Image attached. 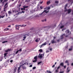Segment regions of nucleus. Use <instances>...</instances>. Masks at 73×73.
Instances as JSON below:
<instances>
[{
  "instance_id": "57",
  "label": "nucleus",
  "mask_w": 73,
  "mask_h": 73,
  "mask_svg": "<svg viewBox=\"0 0 73 73\" xmlns=\"http://www.w3.org/2000/svg\"><path fill=\"white\" fill-rule=\"evenodd\" d=\"M53 38H54V39L53 40H54V39H55V38H56V37L55 36H54L53 37Z\"/></svg>"
},
{
  "instance_id": "36",
  "label": "nucleus",
  "mask_w": 73,
  "mask_h": 73,
  "mask_svg": "<svg viewBox=\"0 0 73 73\" xmlns=\"http://www.w3.org/2000/svg\"><path fill=\"white\" fill-rule=\"evenodd\" d=\"M64 12H66V11H68V10L66 9H64Z\"/></svg>"
},
{
  "instance_id": "63",
  "label": "nucleus",
  "mask_w": 73,
  "mask_h": 73,
  "mask_svg": "<svg viewBox=\"0 0 73 73\" xmlns=\"http://www.w3.org/2000/svg\"><path fill=\"white\" fill-rule=\"evenodd\" d=\"M71 65H72V66H73V63H72V64H71Z\"/></svg>"
},
{
  "instance_id": "58",
  "label": "nucleus",
  "mask_w": 73,
  "mask_h": 73,
  "mask_svg": "<svg viewBox=\"0 0 73 73\" xmlns=\"http://www.w3.org/2000/svg\"><path fill=\"white\" fill-rule=\"evenodd\" d=\"M72 0H68V1H70V2H72Z\"/></svg>"
},
{
  "instance_id": "13",
  "label": "nucleus",
  "mask_w": 73,
  "mask_h": 73,
  "mask_svg": "<svg viewBox=\"0 0 73 73\" xmlns=\"http://www.w3.org/2000/svg\"><path fill=\"white\" fill-rule=\"evenodd\" d=\"M71 11L72 10L71 9H68L67 10V11H68V13H70V12H71Z\"/></svg>"
},
{
  "instance_id": "60",
  "label": "nucleus",
  "mask_w": 73,
  "mask_h": 73,
  "mask_svg": "<svg viewBox=\"0 0 73 73\" xmlns=\"http://www.w3.org/2000/svg\"><path fill=\"white\" fill-rule=\"evenodd\" d=\"M43 3V1H42V2H40V4H42V3Z\"/></svg>"
},
{
  "instance_id": "52",
  "label": "nucleus",
  "mask_w": 73,
  "mask_h": 73,
  "mask_svg": "<svg viewBox=\"0 0 73 73\" xmlns=\"http://www.w3.org/2000/svg\"><path fill=\"white\" fill-rule=\"evenodd\" d=\"M4 16H5V15H4L3 16H1V18H3V17H4Z\"/></svg>"
},
{
  "instance_id": "28",
  "label": "nucleus",
  "mask_w": 73,
  "mask_h": 73,
  "mask_svg": "<svg viewBox=\"0 0 73 73\" xmlns=\"http://www.w3.org/2000/svg\"><path fill=\"white\" fill-rule=\"evenodd\" d=\"M29 1H30V0H26L25 1L26 2H27L28 3H29Z\"/></svg>"
},
{
  "instance_id": "46",
  "label": "nucleus",
  "mask_w": 73,
  "mask_h": 73,
  "mask_svg": "<svg viewBox=\"0 0 73 73\" xmlns=\"http://www.w3.org/2000/svg\"><path fill=\"white\" fill-rule=\"evenodd\" d=\"M63 66L64 69H65V68H66V65L64 66Z\"/></svg>"
},
{
  "instance_id": "53",
  "label": "nucleus",
  "mask_w": 73,
  "mask_h": 73,
  "mask_svg": "<svg viewBox=\"0 0 73 73\" xmlns=\"http://www.w3.org/2000/svg\"><path fill=\"white\" fill-rule=\"evenodd\" d=\"M70 70H69L67 71V73H69V72H70Z\"/></svg>"
},
{
  "instance_id": "42",
  "label": "nucleus",
  "mask_w": 73,
  "mask_h": 73,
  "mask_svg": "<svg viewBox=\"0 0 73 73\" xmlns=\"http://www.w3.org/2000/svg\"><path fill=\"white\" fill-rule=\"evenodd\" d=\"M65 63H68V61L66 60L65 62Z\"/></svg>"
},
{
  "instance_id": "11",
  "label": "nucleus",
  "mask_w": 73,
  "mask_h": 73,
  "mask_svg": "<svg viewBox=\"0 0 73 73\" xmlns=\"http://www.w3.org/2000/svg\"><path fill=\"white\" fill-rule=\"evenodd\" d=\"M40 40V38H37L35 40V41L36 42H38Z\"/></svg>"
},
{
  "instance_id": "32",
  "label": "nucleus",
  "mask_w": 73,
  "mask_h": 73,
  "mask_svg": "<svg viewBox=\"0 0 73 73\" xmlns=\"http://www.w3.org/2000/svg\"><path fill=\"white\" fill-rule=\"evenodd\" d=\"M55 3H56V4H58V1H55Z\"/></svg>"
},
{
  "instance_id": "38",
  "label": "nucleus",
  "mask_w": 73,
  "mask_h": 73,
  "mask_svg": "<svg viewBox=\"0 0 73 73\" xmlns=\"http://www.w3.org/2000/svg\"><path fill=\"white\" fill-rule=\"evenodd\" d=\"M19 26H20L21 27H24V25H19Z\"/></svg>"
},
{
  "instance_id": "4",
  "label": "nucleus",
  "mask_w": 73,
  "mask_h": 73,
  "mask_svg": "<svg viewBox=\"0 0 73 73\" xmlns=\"http://www.w3.org/2000/svg\"><path fill=\"white\" fill-rule=\"evenodd\" d=\"M65 32L66 33V34H67V33H68V34H69V33L70 32V33H69V35H71V32H70V31H69V30H67Z\"/></svg>"
},
{
  "instance_id": "24",
  "label": "nucleus",
  "mask_w": 73,
  "mask_h": 73,
  "mask_svg": "<svg viewBox=\"0 0 73 73\" xmlns=\"http://www.w3.org/2000/svg\"><path fill=\"white\" fill-rule=\"evenodd\" d=\"M50 3V2L49 1L47 2V4H49Z\"/></svg>"
},
{
  "instance_id": "47",
  "label": "nucleus",
  "mask_w": 73,
  "mask_h": 73,
  "mask_svg": "<svg viewBox=\"0 0 73 73\" xmlns=\"http://www.w3.org/2000/svg\"><path fill=\"white\" fill-rule=\"evenodd\" d=\"M64 71L60 72L59 73H64Z\"/></svg>"
},
{
  "instance_id": "33",
  "label": "nucleus",
  "mask_w": 73,
  "mask_h": 73,
  "mask_svg": "<svg viewBox=\"0 0 73 73\" xmlns=\"http://www.w3.org/2000/svg\"><path fill=\"white\" fill-rule=\"evenodd\" d=\"M46 21V19H45V20H44L42 21L44 22V21Z\"/></svg>"
},
{
  "instance_id": "2",
  "label": "nucleus",
  "mask_w": 73,
  "mask_h": 73,
  "mask_svg": "<svg viewBox=\"0 0 73 73\" xmlns=\"http://www.w3.org/2000/svg\"><path fill=\"white\" fill-rule=\"evenodd\" d=\"M4 7L3 8V11L4 12H5L6 10H5V9H6V8H7V7H8V3H5V5L4 6Z\"/></svg>"
},
{
  "instance_id": "8",
  "label": "nucleus",
  "mask_w": 73,
  "mask_h": 73,
  "mask_svg": "<svg viewBox=\"0 0 73 73\" xmlns=\"http://www.w3.org/2000/svg\"><path fill=\"white\" fill-rule=\"evenodd\" d=\"M64 36H65V34H64L60 36L61 39H63L64 38Z\"/></svg>"
},
{
  "instance_id": "26",
  "label": "nucleus",
  "mask_w": 73,
  "mask_h": 73,
  "mask_svg": "<svg viewBox=\"0 0 73 73\" xmlns=\"http://www.w3.org/2000/svg\"><path fill=\"white\" fill-rule=\"evenodd\" d=\"M9 29L8 28H6L4 29V31H8V30H9Z\"/></svg>"
},
{
  "instance_id": "55",
  "label": "nucleus",
  "mask_w": 73,
  "mask_h": 73,
  "mask_svg": "<svg viewBox=\"0 0 73 73\" xmlns=\"http://www.w3.org/2000/svg\"><path fill=\"white\" fill-rule=\"evenodd\" d=\"M24 12H25V11H22L21 12V13H24Z\"/></svg>"
},
{
  "instance_id": "31",
  "label": "nucleus",
  "mask_w": 73,
  "mask_h": 73,
  "mask_svg": "<svg viewBox=\"0 0 73 73\" xmlns=\"http://www.w3.org/2000/svg\"><path fill=\"white\" fill-rule=\"evenodd\" d=\"M21 9L22 11H23V10H25V9L24 8H21Z\"/></svg>"
},
{
  "instance_id": "23",
  "label": "nucleus",
  "mask_w": 73,
  "mask_h": 73,
  "mask_svg": "<svg viewBox=\"0 0 73 73\" xmlns=\"http://www.w3.org/2000/svg\"><path fill=\"white\" fill-rule=\"evenodd\" d=\"M39 52H42V49L39 50Z\"/></svg>"
},
{
  "instance_id": "18",
  "label": "nucleus",
  "mask_w": 73,
  "mask_h": 73,
  "mask_svg": "<svg viewBox=\"0 0 73 73\" xmlns=\"http://www.w3.org/2000/svg\"><path fill=\"white\" fill-rule=\"evenodd\" d=\"M71 48H69V51H71V50H72V46H71Z\"/></svg>"
},
{
  "instance_id": "19",
  "label": "nucleus",
  "mask_w": 73,
  "mask_h": 73,
  "mask_svg": "<svg viewBox=\"0 0 73 73\" xmlns=\"http://www.w3.org/2000/svg\"><path fill=\"white\" fill-rule=\"evenodd\" d=\"M23 8H28V6H23Z\"/></svg>"
},
{
  "instance_id": "12",
  "label": "nucleus",
  "mask_w": 73,
  "mask_h": 73,
  "mask_svg": "<svg viewBox=\"0 0 73 73\" xmlns=\"http://www.w3.org/2000/svg\"><path fill=\"white\" fill-rule=\"evenodd\" d=\"M51 42L52 44H54V43H56V42H55V41L54 40H52L51 41Z\"/></svg>"
},
{
  "instance_id": "39",
  "label": "nucleus",
  "mask_w": 73,
  "mask_h": 73,
  "mask_svg": "<svg viewBox=\"0 0 73 73\" xmlns=\"http://www.w3.org/2000/svg\"><path fill=\"white\" fill-rule=\"evenodd\" d=\"M36 67H33V69H36Z\"/></svg>"
},
{
  "instance_id": "17",
  "label": "nucleus",
  "mask_w": 73,
  "mask_h": 73,
  "mask_svg": "<svg viewBox=\"0 0 73 73\" xmlns=\"http://www.w3.org/2000/svg\"><path fill=\"white\" fill-rule=\"evenodd\" d=\"M68 3H67L65 5V7H64V9H66V7H67V6H68Z\"/></svg>"
},
{
  "instance_id": "3",
  "label": "nucleus",
  "mask_w": 73,
  "mask_h": 73,
  "mask_svg": "<svg viewBox=\"0 0 73 73\" xmlns=\"http://www.w3.org/2000/svg\"><path fill=\"white\" fill-rule=\"evenodd\" d=\"M22 66H20L19 67H18V73H20L21 71V70H20V68Z\"/></svg>"
},
{
  "instance_id": "14",
  "label": "nucleus",
  "mask_w": 73,
  "mask_h": 73,
  "mask_svg": "<svg viewBox=\"0 0 73 73\" xmlns=\"http://www.w3.org/2000/svg\"><path fill=\"white\" fill-rule=\"evenodd\" d=\"M11 49H8L7 50H5V52H6V53H7V52H9V51L10 52V51H11Z\"/></svg>"
},
{
  "instance_id": "6",
  "label": "nucleus",
  "mask_w": 73,
  "mask_h": 73,
  "mask_svg": "<svg viewBox=\"0 0 73 73\" xmlns=\"http://www.w3.org/2000/svg\"><path fill=\"white\" fill-rule=\"evenodd\" d=\"M38 58H39L40 59H41L42 58V54H40L38 56Z\"/></svg>"
},
{
  "instance_id": "1",
  "label": "nucleus",
  "mask_w": 73,
  "mask_h": 73,
  "mask_svg": "<svg viewBox=\"0 0 73 73\" xmlns=\"http://www.w3.org/2000/svg\"><path fill=\"white\" fill-rule=\"evenodd\" d=\"M48 11H46V10H44L43 12L42 13H40V15H43V16H45V13H48Z\"/></svg>"
},
{
  "instance_id": "34",
  "label": "nucleus",
  "mask_w": 73,
  "mask_h": 73,
  "mask_svg": "<svg viewBox=\"0 0 73 73\" xmlns=\"http://www.w3.org/2000/svg\"><path fill=\"white\" fill-rule=\"evenodd\" d=\"M5 14L6 17H8V14H7V13H5Z\"/></svg>"
},
{
  "instance_id": "40",
  "label": "nucleus",
  "mask_w": 73,
  "mask_h": 73,
  "mask_svg": "<svg viewBox=\"0 0 73 73\" xmlns=\"http://www.w3.org/2000/svg\"><path fill=\"white\" fill-rule=\"evenodd\" d=\"M40 8L41 9H43V7L42 6H40Z\"/></svg>"
},
{
  "instance_id": "30",
  "label": "nucleus",
  "mask_w": 73,
  "mask_h": 73,
  "mask_svg": "<svg viewBox=\"0 0 73 73\" xmlns=\"http://www.w3.org/2000/svg\"><path fill=\"white\" fill-rule=\"evenodd\" d=\"M47 72H48V73H52V72H51L50 71H48V70H47L46 71Z\"/></svg>"
},
{
  "instance_id": "22",
  "label": "nucleus",
  "mask_w": 73,
  "mask_h": 73,
  "mask_svg": "<svg viewBox=\"0 0 73 73\" xmlns=\"http://www.w3.org/2000/svg\"><path fill=\"white\" fill-rule=\"evenodd\" d=\"M26 38V36H24L23 37V41H24L25 40V39Z\"/></svg>"
},
{
  "instance_id": "48",
  "label": "nucleus",
  "mask_w": 73,
  "mask_h": 73,
  "mask_svg": "<svg viewBox=\"0 0 73 73\" xmlns=\"http://www.w3.org/2000/svg\"><path fill=\"white\" fill-rule=\"evenodd\" d=\"M10 62L11 63H12L13 62V60H10Z\"/></svg>"
},
{
  "instance_id": "10",
  "label": "nucleus",
  "mask_w": 73,
  "mask_h": 73,
  "mask_svg": "<svg viewBox=\"0 0 73 73\" xmlns=\"http://www.w3.org/2000/svg\"><path fill=\"white\" fill-rule=\"evenodd\" d=\"M17 67H15V68L14 69V72H13V73H15V72H16V70H17Z\"/></svg>"
},
{
  "instance_id": "27",
  "label": "nucleus",
  "mask_w": 73,
  "mask_h": 73,
  "mask_svg": "<svg viewBox=\"0 0 73 73\" xmlns=\"http://www.w3.org/2000/svg\"><path fill=\"white\" fill-rule=\"evenodd\" d=\"M42 62V61H40V62H38L37 64L38 65H39V64H41V63Z\"/></svg>"
},
{
  "instance_id": "59",
  "label": "nucleus",
  "mask_w": 73,
  "mask_h": 73,
  "mask_svg": "<svg viewBox=\"0 0 73 73\" xmlns=\"http://www.w3.org/2000/svg\"><path fill=\"white\" fill-rule=\"evenodd\" d=\"M17 25H16V27H15L16 28V29H18V30H19V29H17V28H16V27H17V26H16Z\"/></svg>"
},
{
  "instance_id": "37",
  "label": "nucleus",
  "mask_w": 73,
  "mask_h": 73,
  "mask_svg": "<svg viewBox=\"0 0 73 73\" xmlns=\"http://www.w3.org/2000/svg\"><path fill=\"white\" fill-rule=\"evenodd\" d=\"M64 27V26H61L60 27V28L61 29L62 28H63Z\"/></svg>"
},
{
  "instance_id": "41",
  "label": "nucleus",
  "mask_w": 73,
  "mask_h": 73,
  "mask_svg": "<svg viewBox=\"0 0 73 73\" xmlns=\"http://www.w3.org/2000/svg\"><path fill=\"white\" fill-rule=\"evenodd\" d=\"M19 52V50H17V51H16V54H17V53Z\"/></svg>"
},
{
  "instance_id": "50",
  "label": "nucleus",
  "mask_w": 73,
  "mask_h": 73,
  "mask_svg": "<svg viewBox=\"0 0 73 73\" xmlns=\"http://www.w3.org/2000/svg\"><path fill=\"white\" fill-rule=\"evenodd\" d=\"M54 66H55V64L53 65L52 66V68H54Z\"/></svg>"
},
{
  "instance_id": "43",
  "label": "nucleus",
  "mask_w": 73,
  "mask_h": 73,
  "mask_svg": "<svg viewBox=\"0 0 73 73\" xmlns=\"http://www.w3.org/2000/svg\"><path fill=\"white\" fill-rule=\"evenodd\" d=\"M60 68V66H59L57 68V69L58 70V69H59V68Z\"/></svg>"
},
{
  "instance_id": "56",
  "label": "nucleus",
  "mask_w": 73,
  "mask_h": 73,
  "mask_svg": "<svg viewBox=\"0 0 73 73\" xmlns=\"http://www.w3.org/2000/svg\"><path fill=\"white\" fill-rule=\"evenodd\" d=\"M50 7H48V9H50Z\"/></svg>"
},
{
  "instance_id": "49",
  "label": "nucleus",
  "mask_w": 73,
  "mask_h": 73,
  "mask_svg": "<svg viewBox=\"0 0 73 73\" xmlns=\"http://www.w3.org/2000/svg\"><path fill=\"white\" fill-rule=\"evenodd\" d=\"M68 36H69V34L68 35H67L65 36V37H68Z\"/></svg>"
},
{
  "instance_id": "16",
  "label": "nucleus",
  "mask_w": 73,
  "mask_h": 73,
  "mask_svg": "<svg viewBox=\"0 0 73 73\" xmlns=\"http://www.w3.org/2000/svg\"><path fill=\"white\" fill-rule=\"evenodd\" d=\"M34 59L35 60H37V56H35L34 57Z\"/></svg>"
},
{
  "instance_id": "25",
  "label": "nucleus",
  "mask_w": 73,
  "mask_h": 73,
  "mask_svg": "<svg viewBox=\"0 0 73 73\" xmlns=\"http://www.w3.org/2000/svg\"><path fill=\"white\" fill-rule=\"evenodd\" d=\"M58 70H57H57L55 71V73H58Z\"/></svg>"
},
{
  "instance_id": "45",
  "label": "nucleus",
  "mask_w": 73,
  "mask_h": 73,
  "mask_svg": "<svg viewBox=\"0 0 73 73\" xmlns=\"http://www.w3.org/2000/svg\"><path fill=\"white\" fill-rule=\"evenodd\" d=\"M21 50H21V48L19 50H18V51L19 52H21Z\"/></svg>"
},
{
  "instance_id": "51",
  "label": "nucleus",
  "mask_w": 73,
  "mask_h": 73,
  "mask_svg": "<svg viewBox=\"0 0 73 73\" xmlns=\"http://www.w3.org/2000/svg\"><path fill=\"white\" fill-rule=\"evenodd\" d=\"M29 67H32V64H31L29 66Z\"/></svg>"
},
{
  "instance_id": "44",
  "label": "nucleus",
  "mask_w": 73,
  "mask_h": 73,
  "mask_svg": "<svg viewBox=\"0 0 73 73\" xmlns=\"http://www.w3.org/2000/svg\"><path fill=\"white\" fill-rule=\"evenodd\" d=\"M58 42H60V39H58V40H57Z\"/></svg>"
},
{
  "instance_id": "9",
  "label": "nucleus",
  "mask_w": 73,
  "mask_h": 73,
  "mask_svg": "<svg viewBox=\"0 0 73 73\" xmlns=\"http://www.w3.org/2000/svg\"><path fill=\"white\" fill-rule=\"evenodd\" d=\"M43 28H47V29H49L50 28H51V26H48L46 27H43Z\"/></svg>"
},
{
  "instance_id": "21",
  "label": "nucleus",
  "mask_w": 73,
  "mask_h": 73,
  "mask_svg": "<svg viewBox=\"0 0 73 73\" xmlns=\"http://www.w3.org/2000/svg\"><path fill=\"white\" fill-rule=\"evenodd\" d=\"M8 14H12V12H11V11H9L8 12Z\"/></svg>"
},
{
  "instance_id": "15",
  "label": "nucleus",
  "mask_w": 73,
  "mask_h": 73,
  "mask_svg": "<svg viewBox=\"0 0 73 73\" xmlns=\"http://www.w3.org/2000/svg\"><path fill=\"white\" fill-rule=\"evenodd\" d=\"M60 66H64V63L63 62L61 63L60 64Z\"/></svg>"
},
{
  "instance_id": "35",
  "label": "nucleus",
  "mask_w": 73,
  "mask_h": 73,
  "mask_svg": "<svg viewBox=\"0 0 73 73\" xmlns=\"http://www.w3.org/2000/svg\"><path fill=\"white\" fill-rule=\"evenodd\" d=\"M37 60H35L33 61V62H37Z\"/></svg>"
},
{
  "instance_id": "29",
  "label": "nucleus",
  "mask_w": 73,
  "mask_h": 73,
  "mask_svg": "<svg viewBox=\"0 0 73 73\" xmlns=\"http://www.w3.org/2000/svg\"><path fill=\"white\" fill-rule=\"evenodd\" d=\"M8 42L7 41H4L3 42H2V43H5V42Z\"/></svg>"
},
{
  "instance_id": "20",
  "label": "nucleus",
  "mask_w": 73,
  "mask_h": 73,
  "mask_svg": "<svg viewBox=\"0 0 73 73\" xmlns=\"http://www.w3.org/2000/svg\"><path fill=\"white\" fill-rule=\"evenodd\" d=\"M7 54H8V53H5L4 54V57H5V56H7Z\"/></svg>"
},
{
  "instance_id": "61",
  "label": "nucleus",
  "mask_w": 73,
  "mask_h": 73,
  "mask_svg": "<svg viewBox=\"0 0 73 73\" xmlns=\"http://www.w3.org/2000/svg\"><path fill=\"white\" fill-rule=\"evenodd\" d=\"M69 69V67H68L67 68V70H68Z\"/></svg>"
},
{
  "instance_id": "7",
  "label": "nucleus",
  "mask_w": 73,
  "mask_h": 73,
  "mask_svg": "<svg viewBox=\"0 0 73 73\" xmlns=\"http://www.w3.org/2000/svg\"><path fill=\"white\" fill-rule=\"evenodd\" d=\"M23 65H24V64H23L21 65H20V66H22V68L23 69V70H24V69H26V67L25 66H23Z\"/></svg>"
},
{
  "instance_id": "5",
  "label": "nucleus",
  "mask_w": 73,
  "mask_h": 73,
  "mask_svg": "<svg viewBox=\"0 0 73 73\" xmlns=\"http://www.w3.org/2000/svg\"><path fill=\"white\" fill-rule=\"evenodd\" d=\"M46 42H45L44 43L42 44L40 46V48H41L43 46H45V45H46Z\"/></svg>"
},
{
  "instance_id": "54",
  "label": "nucleus",
  "mask_w": 73,
  "mask_h": 73,
  "mask_svg": "<svg viewBox=\"0 0 73 73\" xmlns=\"http://www.w3.org/2000/svg\"><path fill=\"white\" fill-rule=\"evenodd\" d=\"M50 51H52V48H50Z\"/></svg>"
},
{
  "instance_id": "62",
  "label": "nucleus",
  "mask_w": 73,
  "mask_h": 73,
  "mask_svg": "<svg viewBox=\"0 0 73 73\" xmlns=\"http://www.w3.org/2000/svg\"><path fill=\"white\" fill-rule=\"evenodd\" d=\"M67 65H68V66H69V63H67Z\"/></svg>"
},
{
  "instance_id": "64",
  "label": "nucleus",
  "mask_w": 73,
  "mask_h": 73,
  "mask_svg": "<svg viewBox=\"0 0 73 73\" xmlns=\"http://www.w3.org/2000/svg\"><path fill=\"white\" fill-rule=\"evenodd\" d=\"M33 29V28H32V29H30L31 30H32V29Z\"/></svg>"
}]
</instances>
